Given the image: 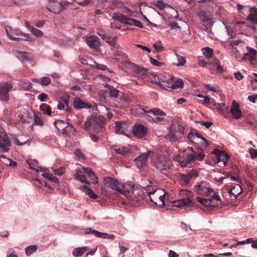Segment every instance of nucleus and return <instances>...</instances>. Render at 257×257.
<instances>
[{
    "mask_svg": "<svg viewBox=\"0 0 257 257\" xmlns=\"http://www.w3.org/2000/svg\"><path fill=\"white\" fill-rule=\"evenodd\" d=\"M205 157L203 151L201 149L195 152L192 148L188 147L178 155L173 158V160L178 162L180 165L184 167L188 164L193 163L195 160L202 161Z\"/></svg>",
    "mask_w": 257,
    "mask_h": 257,
    "instance_id": "f257e3e1",
    "label": "nucleus"
},
{
    "mask_svg": "<svg viewBox=\"0 0 257 257\" xmlns=\"http://www.w3.org/2000/svg\"><path fill=\"white\" fill-rule=\"evenodd\" d=\"M105 120V119L103 116L91 115L84 123L83 127L85 130L99 133L102 131Z\"/></svg>",
    "mask_w": 257,
    "mask_h": 257,
    "instance_id": "f03ea898",
    "label": "nucleus"
},
{
    "mask_svg": "<svg viewBox=\"0 0 257 257\" xmlns=\"http://www.w3.org/2000/svg\"><path fill=\"white\" fill-rule=\"evenodd\" d=\"M74 177L77 180L86 184H89L90 181H92V183L93 184L97 183V177L90 168L77 169Z\"/></svg>",
    "mask_w": 257,
    "mask_h": 257,
    "instance_id": "7ed1b4c3",
    "label": "nucleus"
},
{
    "mask_svg": "<svg viewBox=\"0 0 257 257\" xmlns=\"http://www.w3.org/2000/svg\"><path fill=\"white\" fill-rule=\"evenodd\" d=\"M151 162L153 167L163 173L168 172L171 168V164L163 155H151Z\"/></svg>",
    "mask_w": 257,
    "mask_h": 257,
    "instance_id": "20e7f679",
    "label": "nucleus"
},
{
    "mask_svg": "<svg viewBox=\"0 0 257 257\" xmlns=\"http://www.w3.org/2000/svg\"><path fill=\"white\" fill-rule=\"evenodd\" d=\"M195 191L198 194L203 196H208L213 198L215 201L222 202L219 195L210 187V184L206 182H201L195 186Z\"/></svg>",
    "mask_w": 257,
    "mask_h": 257,
    "instance_id": "39448f33",
    "label": "nucleus"
},
{
    "mask_svg": "<svg viewBox=\"0 0 257 257\" xmlns=\"http://www.w3.org/2000/svg\"><path fill=\"white\" fill-rule=\"evenodd\" d=\"M197 15L201 20L203 26L205 27V31L207 33H210L214 22L211 18V16L209 11L206 9H200L198 11Z\"/></svg>",
    "mask_w": 257,
    "mask_h": 257,
    "instance_id": "423d86ee",
    "label": "nucleus"
},
{
    "mask_svg": "<svg viewBox=\"0 0 257 257\" xmlns=\"http://www.w3.org/2000/svg\"><path fill=\"white\" fill-rule=\"evenodd\" d=\"M6 32L8 38L13 41L27 40L32 41V37L29 34H26L21 32L19 30L6 28Z\"/></svg>",
    "mask_w": 257,
    "mask_h": 257,
    "instance_id": "0eeeda50",
    "label": "nucleus"
},
{
    "mask_svg": "<svg viewBox=\"0 0 257 257\" xmlns=\"http://www.w3.org/2000/svg\"><path fill=\"white\" fill-rule=\"evenodd\" d=\"M112 18L114 20H116L121 23L126 25L138 27L140 28L144 27L141 22L136 19L129 18L126 16L122 15L119 13H115L113 14Z\"/></svg>",
    "mask_w": 257,
    "mask_h": 257,
    "instance_id": "6e6552de",
    "label": "nucleus"
},
{
    "mask_svg": "<svg viewBox=\"0 0 257 257\" xmlns=\"http://www.w3.org/2000/svg\"><path fill=\"white\" fill-rule=\"evenodd\" d=\"M198 176V172L192 170L187 173H181L179 176V182L180 185L184 187L190 186L192 181Z\"/></svg>",
    "mask_w": 257,
    "mask_h": 257,
    "instance_id": "1a4fd4ad",
    "label": "nucleus"
},
{
    "mask_svg": "<svg viewBox=\"0 0 257 257\" xmlns=\"http://www.w3.org/2000/svg\"><path fill=\"white\" fill-rule=\"evenodd\" d=\"M180 194L185 195L183 198L173 202V206L177 207H182L185 206H189L192 203L191 197L192 195L191 192L186 189L180 190Z\"/></svg>",
    "mask_w": 257,
    "mask_h": 257,
    "instance_id": "9d476101",
    "label": "nucleus"
},
{
    "mask_svg": "<svg viewBox=\"0 0 257 257\" xmlns=\"http://www.w3.org/2000/svg\"><path fill=\"white\" fill-rule=\"evenodd\" d=\"M13 85L9 82L0 83V100L7 103L10 100L9 92L12 90Z\"/></svg>",
    "mask_w": 257,
    "mask_h": 257,
    "instance_id": "9b49d317",
    "label": "nucleus"
},
{
    "mask_svg": "<svg viewBox=\"0 0 257 257\" xmlns=\"http://www.w3.org/2000/svg\"><path fill=\"white\" fill-rule=\"evenodd\" d=\"M196 199L204 207V211L207 212L212 210L219 205L218 202H220V201H215L211 197L206 199L197 197Z\"/></svg>",
    "mask_w": 257,
    "mask_h": 257,
    "instance_id": "f8f14e48",
    "label": "nucleus"
},
{
    "mask_svg": "<svg viewBox=\"0 0 257 257\" xmlns=\"http://www.w3.org/2000/svg\"><path fill=\"white\" fill-rule=\"evenodd\" d=\"M68 5L65 2H57L55 0H49L47 9L54 14H59Z\"/></svg>",
    "mask_w": 257,
    "mask_h": 257,
    "instance_id": "ddd939ff",
    "label": "nucleus"
},
{
    "mask_svg": "<svg viewBox=\"0 0 257 257\" xmlns=\"http://www.w3.org/2000/svg\"><path fill=\"white\" fill-rule=\"evenodd\" d=\"M138 191L137 193L142 192V191L140 189H134V185L131 183H127L124 184H121L120 183V189H118V192L124 195L126 197L133 198L132 195L134 194V191Z\"/></svg>",
    "mask_w": 257,
    "mask_h": 257,
    "instance_id": "4468645a",
    "label": "nucleus"
},
{
    "mask_svg": "<svg viewBox=\"0 0 257 257\" xmlns=\"http://www.w3.org/2000/svg\"><path fill=\"white\" fill-rule=\"evenodd\" d=\"M151 155H153V152L149 151L146 153L141 154L135 159L134 161L136 166L140 171L144 169V168L147 166L148 157Z\"/></svg>",
    "mask_w": 257,
    "mask_h": 257,
    "instance_id": "2eb2a0df",
    "label": "nucleus"
},
{
    "mask_svg": "<svg viewBox=\"0 0 257 257\" xmlns=\"http://www.w3.org/2000/svg\"><path fill=\"white\" fill-rule=\"evenodd\" d=\"M199 64L200 66L206 68H210L211 65H213L216 68L218 72H222L223 71V67L220 65L219 60L216 58H214L212 60L207 62L204 60L200 59L199 60Z\"/></svg>",
    "mask_w": 257,
    "mask_h": 257,
    "instance_id": "dca6fc26",
    "label": "nucleus"
},
{
    "mask_svg": "<svg viewBox=\"0 0 257 257\" xmlns=\"http://www.w3.org/2000/svg\"><path fill=\"white\" fill-rule=\"evenodd\" d=\"M11 146V141L6 132L0 129V148L3 149L4 152H8Z\"/></svg>",
    "mask_w": 257,
    "mask_h": 257,
    "instance_id": "f3484780",
    "label": "nucleus"
},
{
    "mask_svg": "<svg viewBox=\"0 0 257 257\" xmlns=\"http://www.w3.org/2000/svg\"><path fill=\"white\" fill-rule=\"evenodd\" d=\"M242 60H248L251 63L257 61V51L249 46H246V52L243 54Z\"/></svg>",
    "mask_w": 257,
    "mask_h": 257,
    "instance_id": "a211bd4d",
    "label": "nucleus"
},
{
    "mask_svg": "<svg viewBox=\"0 0 257 257\" xmlns=\"http://www.w3.org/2000/svg\"><path fill=\"white\" fill-rule=\"evenodd\" d=\"M103 183L107 187H110L112 189L118 191L120 189V183L118 181L112 177H105Z\"/></svg>",
    "mask_w": 257,
    "mask_h": 257,
    "instance_id": "6ab92c4d",
    "label": "nucleus"
},
{
    "mask_svg": "<svg viewBox=\"0 0 257 257\" xmlns=\"http://www.w3.org/2000/svg\"><path fill=\"white\" fill-rule=\"evenodd\" d=\"M111 52L112 54L115 57H118L122 58L125 63H130V62L127 60V55L120 49V46L117 44V47H114V45L111 47Z\"/></svg>",
    "mask_w": 257,
    "mask_h": 257,
    "instance_id": "aec40b11",
    "label": "nucleus"
},
{
    "mask_svg": "<svg viewBox=\"0 0 257 257\" xmlns=\"http://www.w3.org/2000/svg\"><path fill=\"white\" fill-rule=\"evenodd\" d=\"M230 112L232 114V117L236 119H239L242 115L241 111L239 108V105L235 101H233L232 103Z\"/></svg>",
    "mask_w": 257,
    "mask_h": 257,
    "instance_id": "412c9836",
    "label": "nucleus"
},
{
    "mask_svg": "<svg viewBox=\"0 0 257 257\" xmlns=\"http://www.w3.org/2000/svg\"><path fill=\"white\" fill-rule=\"evenodd\" d=\"M230 197L233 196L235 199L242 192L241 186L239 184H232L230 186L229 189H227Z\"/></svg>",
    "mask_w": 257,
    "mask_h": 257,
    "instance_id": "4be33fe9",
    "label": "nucleus"
},
{
    "mask_svg": "<svg viewBox=\"0 0 257 257\" xmlns=\"http://www.w3.org/2000/svg\"><path fill=\"white\" fill-rule=\"evenodd\" d=\"M85 40L87 44L90 48L97 50L100 46V43L99 41V39L93 35H91L89 37H87Z\"/></svg>",
    "mask_w": 257,
    "mask_h": 257,
    "instance_id": "5701e85b",
    "label": "nucleus"
},
{
    "mask_svg": "<svg viewBox=\"0 0 257 257\" xmlns=\"http://www.w3.org/2000/svg\"><path fill=\"white\" fill-rule=\"evenodd\" d=\"M133 134L138 138H142L147 133V128L142 124H136L133 128Z\"/></svg>",
    "mask_w": 257,
    "mask_h": 257,
    "instance_id": "b1692460",
    "label": "nucleus"
},
{
    "mask_svg": "<svg viewBox=\"0 0 257 257\" xmlns=\"http://www.w3.org/2000/svg\"><path fill=\"white\" fill-rule=\"evenodd\" d=\"M73 105L75 109H80L82 108H90L92 105L87 102L83 101L80 98H75L73 102Z\"/></svg>",
    "mask_w": 257,
    "mask_h": 257,
    "instance_id": "393cba45",
    "label": "nucleus"
},
{
    "mask_svg": "<svg viewBox=\"0 0 257 257\" xmlns=\"http://www.w3.org/2000/svg\"><path fill=\"white\" fill-rule=\"evenodd\" d=\"M137 112L140 114H145L146 113H152L154 115H160V116H165L166 115V113L163 111L162 110L158 108H155L150 109L149 111H147L144 109L139 107L137 109Z\"/></svg>",
    "mask_w": 257,
    "mask_h": 257,
    "instance_id": "a878e982",
    "label": "nucleus"
},
{
    "mask_svg": "<svg viewBox=\"0 0 257 257\" xmlns=\"http://www.w3.org/2000/svg\"><path fill=\"white\" fill-rule=\"evenodd\" d=\"M89 231H85V233L87 234L89 233H92L94 234L95 236L98 237H101L103 238H107V239H114L115 238V236L112 234H108L107 233H103V232H100L99 231H98L97 230L92 229L91 228H89Z\"/></svg>",
    "mask_w": 257,
    "mask_h": 257,
    "instance_id": "bb28decb",
    "label": "nucleus"
},
{
    "mask_svg": "<svg viewBox=\"0 0 257 257\" xmlns=\"http://www.w3.org/2000/svg\"><path fill=\"white\" fill-rule=\"evenodd\" d=\"M246 20L253 25H257V8L251 7L249 10V14Z\"/></svg>",
    "mask_w": 257,
    "mask_h": 257,
    "instance_id": "cd10ccee",
    "label": "nucleus"
},
{
    "mask_svg": "<svg viewBox=\"0 0 257 257\" xmlns=\"http://www.w3.org/2000/svg\"><path fill=\"white\" fill-rule=\"evenodd\" d=\"M117 154H120L123 156H126L130 154L131 150L129 148L125 147H118L116 146H113L111 148Z\"/></svg>",
    "mask_w": 257,
    "mask_h": 257,
    "instance_id": "c85d7f7f",
    "label": "nucleus"
},
{
    "mask_svg": "<svg viewBox=\"0 0 257 257\" xmlns=\"http://www.w3.org/2000/svg\"><path fill=\"white\" fill-rule=\"evenodd\" d=\"M98 34L101 38L110 45L111 47L113 45H114V47H117V44L116 43L115 38H112L110 36L103 33H99Z\"/></svg>",
    "mask_w": 257,
    "mask_h": 257,
    "instance_id": "c756f323",
    "label": "nucleus"
},
{
    "mask_svg": "<svg viewBox=\"0 0 257 257\" xmlns=\"http://www.w3.org/2000/svg\"><path fill=\"white\" fill-rule=\"evenodd\" d=\"M27 163L29 165L30 169L34 170L37 172H42L45 171V169L39 166H37V164L38 162L36 161L30 160L27 161Z\"/></svg>",
    "mask_w": 257,
    "mask_h": 257,
    "instance_id": "7c9ffc66",
    "label": "nucleus"
},
{
    "mask_svg": "<svg viewBox=\"0 0 257 257\" xmlns=\"http://www.w3.org/2000/svg\"><path fill=\"white\" fill-rule=\"evenodd\" d=\"M184 130V127L179 123H174L171 124L170 127V131L172 133L178 132L181 134H183Z\"/></svg>",
    "mask_w": 257,
    "mask_h": 257,
    "instance_id": "2f4dec72",
    "label": "nucleus"
},
{
    "mask_svg": "<svg viewBox=\"0 0 257 257\" xmlns=\"http://www.w3.org/2000/svg\"><path fill=\"white\" fill-rule=\"evenodd\" d=\"M20 58L22 61H32L33 59V56L32 53L27 52H19Z\"/></svg>",
    "mask_w": 257,
    "mask_h": 257,
    "instance_id": "473e14b6",
    "label": "nucleus"
},
{
    "mask_svg": "<svg viewBox=\"0 0 257 257\" xmlns=\"http://www.w3.org/2000/svg\"><path fill=\"white\" fill-rule=\"evenodd\" d=\"M105 87L108 88V91L111 97L117 98L118 97V93H119L118 90L109 84H106Z\"/></svg>",
    "mask_w": 257,
    "mask_h": 257,
    "instance_id": "72a5a7b5",
    "label": "nucleus"
},
{
    "mask_svg": "<svg viewBox=\"0 0 257 257\" xmlns=\"http://www.w3.org/2000/svg\"><path fill=\"white\" fill-rule=\"evenodd\" d=\"M169 26L171 27V30L172 31H175V32L176 33V35H177L179 37L181 32V27L179 26L178 24L175 22H170L169 23Z\"/></svg>",
    "mask_w": 257,
    "mask_h": 257,
    "instance_id": "f704fd0d",
    "label": "nucleus"
},
{
    "mask_svg": "<svg viewBox=\"0 0 257 257\" xmlns=\"http://www.w3.org/2000/svg\"><path fill=\"white\" fill-rule=\"evenodd\" d=\"M87 250V247L75 248L73 249L72 254L75 257L81 256Z\"/></svg>",
    "mask_w": 257,
    "mask_h": 257,
    "instance_id": "c9c22d12",
    "label": "nucleus"
},
{
    "mask_svg": "<svg viewBox=\"0 0 257 257\" xmlns=\"http://www.w3.org/2000/svg\"><path fill=\"white\" fill-rule=\"evenodd\" d=\"M34 119L35 124L42 126L44 125V121L41 118V114L39 112H34Z\"/></svg>",
    "mask_w": 257,
    "mask_h": 257,
    "instance_id": "e433bc0d",
    "label": "nucleus"
},
{
    "mask_svg": "<svg viewBox=\"0 0 257 257\" xmlns=\"http://www.w3.org/2000/svg\"><path fill=\"white\" fill-rule=\"evenodd\" d=\"M66 124L67 122L62 120H57L54 122V125L57 130L62 132L64 130Z\"/></svg>",
    "mask_w": 257,
    "mask_h": 257,
    "instance_id": "4c0bfd02",
    "label": "nucleus"
},
{
    "mask_svg": "<svg viewBox=\"0 0 257 257\" xmlns=\"http://www.w3.org/2000/svg\"><path fill=\"white\" fill-rule=\"evenodd\" d=\"M221 151L216 150L213 152L211 154V157L213 158V160L216 163L220 162V156Z\"/></svg>",
    "mask_w": 257,
    "mask_h": 257,
    "instance_id": "58836bf2",
    "label": "nucleus"
},
{
    "mask_svg": "<svg viewBox=\"0 0 257 257\" xmlns=\"http://www.w3.org/2000/svg\"><path fill=\"white\" fill-rule=\"evenodd\" d=\"M179 37L183 40L184 42H188L191 39V33L189 30H186L183 31L181 36H179Z\"/></svg>",
    "mask_w": 257,
    "mask_h": 257,
    "instance_id": "ea45409f",
    "label": "nucleus"
},
{
    "mask_svg": "<svg viewBox=\"0 0 257 257\" xmlns=\"http://www.w3.org/2000/svg\"><path fill=\"white\" fill-rule=\"evenodd\" d=\"M183 81L181 79H178L176 81L173 80V89H177L182 88L183 87Z\"/></svg>",
    "mask_w": 257,
    "mask_h": 257,
    "instance_id": "a19ab883",
    "label": "nucleus"
},
{
    "mask_svg": "<svg viewBox=\"0 0 257 257\" xmlns=\"http://www.w3.org/2000/svg\"><path fill=\"white\" fill-rule=\"evenodd\" d=\"M42 175L45 177H47L49 180L54 183H57L59 181L58 178L54 176L52 174H50L45 172L43 173Z\"/></svg>",
    "mask_w": 257,
    "mask_h": 257,
    "instance_id": "79ce46f5",
    "label": "nucleus"
},
{
    "mask_svg": "<svg viewBox=\"0 0 257 257\" xmlns=\"http://www.w3.org/2000/svg\"><path fill=\"white\" fill-rule=\"evenodd\" d=\"M135 70L136 71V74L140 76L141 75H144L146 73V70L142 67L136 65L135 66Z\"/></svg>",
    "mask_w": 257,
    "mask_h": 257,
    "instance_id": "37998d69",
    "label": "nucleus"
},
{
    "mask_svg": "<svg viewBox=\"0 0 257 257\" xmlns=\"http://www.w3.org/2000/svg\"><path fill=\"white\" fill-rule=\"evenodd\" d=\"M37 249V246L35 245H31L27 247L25 249L27 255L29 256L35 252Z\"/></svg>",
    "mask_w": 257,
    "mask_h": 257,
    "instance_id": "c03bdc74",
    "label": "nucleus"
},
{
    "mask_svg": "<svg viewBox=\"0 0 257 257\" xmlns=\"http://www.w3.org/2000/svg\"><path fill=\"white\" fill-rule=\"evenodd\" d=\"M83 188L86 190V192L90 198L95 199L98 197L97 195L87 186L84 185Z\"/></svg>",
    "mask_w": 257,
    "mask_h": 257,
    "instance_id": "a18cd8bd",
    "label": "nucleus"
},
{
    "mask_svg": "<svg viewBox=\"0 0 257 257\" xmlns=\"http://www.w3.org/2000/svg\"><path fill=\"white\" fill-rule=\"evenodd\" d=\"M155 5L157 7H158V8H159L160 9H161V10H165V9L168 8L169 6L168 4L164 3L162 1H157L155 3Z\"/></svg>",
    "mask_w": 257,
    "mask_h": 257,
    "instance_id": "49530a36",
    "label": "nucleus"
},
{
    "mask_svg": "<svg viewBox=\"0 0 257 257\" xmlns=\"http://www.w3.org/2000/svg\"><path fill=\"white\" fill-rule=\"evenodd\" d=\"M220 162H222L223 164L225 165L226 163L228 161L229 157L227 154L225 153L223 151H221V154L220 156Z\"/></svg>",
    "mask_w": 257,
    "mask_h": 257,
    "instance_id": "de8ad7c7",
    "label": "nucleus"
},
{
    "mask_svg": "<svg viewBox=\"0 0 257 257\" xmlns=\"http://www.w3.org/2000/svg\"><path fill=\"white\" fill-rule=\"evenodd\" d=\"M73 130V126L71 124L67 122L66 126H65L64 130L62 133L63 134L68 135L69 133L72 132Z\"/></svg>",
    "mask_w": 257,
    "mask_h": 257,
    "instance_id": "09e8293b",
    "label": "nucleus"
},
{
    "mask_svg": "<svg viewBox=\"0 0 257 257\" xmlns=\"http://www.w3.org/2000/svg\"><path fill=\"white\" fill-rule=\"evenodd\" d=\"M153 47L155 49L157 52H161L163 51L164 48L161 41H157L153 44Z\"/></svg>",
    "mask_w": 257,
    "mask_h": 257,
    "instance_id": "8fccbe9b",
    "label": "nucleus"
},
{
    "mask_svg": "<svg viewBox=\"0 0 257 257\" xmlns=\"http://www.w3.org/2000/svg\"><path fill=\"white\" fill-rule=\"evenodd\" d=\"M115 132L117 133L124 134L125 131L123 127L122 126V124L119 122H117L115 123Z\"/></svg>",
    "mask_w": 257,
    "mask_h": 257,
    "instance_id": "3c124183",
    "label": "nucleus"
},
{
    "mask_svg": "<svg viewBox=\"0 0 257 257\" xmlns=\"http://www.w3.org/2000/svg\"><path fill=\"white\" fill-rule=\"evenodd\" d=\"M173 79L174 78L173 77H171L170 79L169 80L163 81V83L164 84H162V86H164V87H166L168 88H171L173 89Z\"/></svg>",
    "mask_w": 257,
    "mask_h": 257,
    "instance_id": "603ef678",
    "label": "nucleus"
},
{
    "mask_svg": "<svg viewBox=\"0 0 257 257\" xmlns=\"http://www.w3.org/2000/svg\"><path fill=\"white\" fill-rule=\"evenodd\" d=\"M177 60H178V66H183L185 65V64L186 63V60L185 58L179 54L176 53Z\"/></svg>",
    "mask_w": 257,
    "mask_h": 257,
    "instance_id": "864d4df0",
    "label": "nucleus"
},
{
    "mask_svg": "<svg viewBox=\"0 0 257 257\" xmlns=\"http://www.w3.org/2000/svg\"><path fill=\"white\" fill-rule=\"evenodd\" d=\"M31 32L36 36L40 37L43 36V33L40 30H38L34 27L31 28Z\"/></svg>",
    "mask_w": 257,
    "mask_h": 257,
    "instance_id": "5fc2aeb1",
    "label": "nucleus"
},
{
    "mask_svg": "<svg viewBox=\"0 0 257 257\" xmlns=\"http://www.w3.org/2000/svg\"><path fill=\"white\" fill-rule=\"evenodd\" d=\"M79 61L83 65H88L89 60H90V58L87 56H82L79 58Z\"/></svg>",
    "mask_w": 257,
    "mask_h": 257,
    "instance_id": "6e6d98bb",
    "label": "nucleus"
},
{
    "mask_svg": "<svg viewBox=\"0 0 257 257\" xmlns=\"http://www.w3.org/2000/svg\"><path fill=\"white\" fill-rule=\"evenodd\" d=\"M213 50L209 48H205L203 54L207 58H210L213 56Z\"/></svg>",
    "mask_w": 257,
    "mask_h": 257,
    "instance_id": "4d7b16f0",
    "label": "nucleus"
},
{
    "mask_svg": "<svg viewBox=\"0 0 257 257\" xmlns=\"http://www.w3.org/2000/svg\"><path fill=\"white\" fill-rule=\"evenodd\" d=\"M214 105L216 107V108L217 109L218 111L222 112V110L224 109H225V107L227 106H225V104L224 103H216L214 102Z\"/></svg>",
    "mask_w": 257,
    "mask_h": 257,
    "instance_id": "13d9d810",
    "label": "nucleus"
},
{
    "mask_svg": "<svg viewBox=\"0 0 257 257\" xmlns=\"http://www.w3.org/2000/svg\"><path fill=\"white\" fill-rule=\"evenodd\" d=\"M41 107H43V110L48 115H51L52 112H51V107L47 104H43L42 106Z\"/></svg>",
    "mask_w": 257,
    "mask_h": 257,
    "instance_id": "bf43d9fd",
    "label": "nucleus"
},
{
    "mask_svg": "<svg viewBox=\"0 0 257 257\" xmlns=\"http://www.w3.org/2000/svg\"><path fill=\"white\" fill-rule=\"evenodd\" d=\"M230 110L228 107H225V109H223L222 112H219V113L221 115H223L225 118L230 117Z\"/></svg>",
    "mask_w": 257,
    "mask_h": 257,
    "instance_id": "052dcab7",
    "label": "nucleus"
},
{
    "mask_svg": "<svg viewBox=\"0 0 257 257\" xmlns=\"http://www.w3.org/2000/svg\"><path fill=\"white\" fill-rule=\"evenodd\" d=\"M65 172V168L64 167H61L58 169L54 170L55 175L61 176Z\"/></svg>",
    "mask_w": 257,
    "mask_h": 257,
    "instance_id": "680f3d73",
    "label": "nucleus"
},
{
    "mask_svg": "<svg viewBox=\"0 0 257 257\" xmlns=\"http://www.w3.org/2000/svg\"><path fill=\"white\" fill-rule=\"evenodd\" d=\"M196 122L201 125H204L207 128H209L213 124L212 122L209 121H198Z\"/></svg>",
    "mask_w": 257,
    "mask_h": 257,
    "instance_id": "e2e57ef3",
    "label": "nucleus"
},
{
    "mask_svg": "<svg viewBox=\"0 0 257 257\" xmlns=\"http://www.w3.org/2000/svg\"><path fill=\"white\" fill-rule=\"evenodd\" d=\"M50 82L51 80L49 77H44L41 79L40 83L44 85H47Z\"/></svg>",
    "mask_w": 257,
    "mask_h": 257,
    "instance_id": "0e129e2a",
    "label": "nucleus"
},
{
    "mask_svg": "<svg viewBox=\"0 0 257 257\" xmlns=\"http://www.w3.org/2000/svg\"><path fill=\"white\" fill-rule=\"evenodd\" d=\"M175 133H172L170 131V134L168 135V138L170 141L173 142H175L177 140L178 138L177 136L175 134Z\"/></svg>",
    "mask_w": 257,
    "mask_h": 257,
    "instance_id": "69168bd1",
    "label": "nucleus"
},
{
    "mask_svg": "<svg viewBox=\"0 0 257 257\" xmlns=\"http://www.w3.org/2000/svg\"><path fill=\"white\" fill-rule=\"evenodd\" d=\"M113 5L115 8L123 9L124 7L122 2L120 1H115L113 2Z\"/></svg>",
    "mask_w": 257,
    "mask_h": 257,
    "instance_id": "338daca9",
    "label": "nucleus"
},
{
    "mask_svg": "<svg viewBox=\"0 0 257 257\" xmlns=\"http://www.w3.org/2000/svg\"><path fill=\"white\" fill-rule=\"evenodd\" d=\"M249 152L250 157L252 159H254L257 157V150H254L253 149H250Z\"/></svg>",
    "mask_w": 257,
    "mask_h": 257,
    "instance_id": "774afa93",
    "label": "nucleus"
}]
</instances>
